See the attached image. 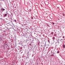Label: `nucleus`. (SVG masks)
<instances>
[{"mask_svg":"<svg viewBox=\"0 0 65 65\" xmlns=\"http://www.w3.org/2000/svg\"><path fill=\"white\" fill-rule=\"evenodd\" d=\"M38 45H39V43H38Z\"/></svg>","mask_w":65,"mask_h":65,"instance_id":"23","label":"nucleus"},{"mask_svg":"<svg viewBox=\"0 0 65 65\" xmlns=\"http://www.w3.org/2000/svg\"><path fill=\"white\" fill-rule=\"evenodd\" d=\"M15 29L16 30H18V26H15Z\"/></svg>","mask_w":65,"mask_h":65,"instance_id":"5","label":"nucleus"},{"mask_svg":"<svg viewBox=\"0 0 65 65\" xmlns=\"http://www.w3.org/2000/svg\"><path fill=\"white\" fill-rule=\"evenodd\" d=\"M55 54H56V53H57V52H56V51L55 52Z\"/></svg>","mask_w":65,"mask_h":65,"instance_id":"19","label":"nucleus"},{"mask_svg":"<svg viewBox=\"0 0 65 65\" xmlns=\"http://www.w3.org/2000/svg\"><path fill=\"white\" fill-rule=\"evenodd\" d=\"M46 43V42H45V44L44 43H43V42L42 43V45L43 46H44V45H45V44Z\"/></svg>","mask_w":65,"mask_h":65,"instance_id":"4","label":"nucleus"},{"mask_svg":"<svg viewBox=\"0 0 65 65\" xmlns=\"http://www.w3.org/2000/svg\"><path fill=\"white\" fill-rule=\"evenodd\" d=\"M52 52L51 53V54H53V52Z\"/></svg>","mask_w":65,"mask_h":65,"instance_id":"24","label":"nucleus"},{"mask_svg":"<svg viewBox=\"0 0 65 65\" xmlns=\"http://www.w3.org/2000/svg\"><path fill=\"white\" fill-rule=\"evenodd\" d=\"M52 24H53V25H54V24H54V23H52Z\"/></svg>","mask_w":65,"mask_h":65,"instance_id":"18","label":"nucleus"},{"mask_svg":"<svg viewBox=\"0 0 65 65\" xmlns=\"http://www.w3.org/2000/svg\"><path fill=\"white\" fill-rule=\"evenodd\" d=\"M61 41L63 40L62 39H61Z\"/></svg>","mask_w":65,"mask_h":65,"instance_id":"21","label":"nucleus"},{"mask_svg":"<svg viewBox=\"0 0 65 65\" xmlns=\"http://www.w3.org/2000/svg\"><path fill=\"white\" fill-rule=\"evenodd\" d=\"M28 53H29V52H28V53H27V54H28Z\"/></svg>","mask_w":65,"mask_h":65,"instance_id":"25","label":"nucleus"},{"mask_svg":"<svg viewBox=\"0 0 65 65\" xmlns=\"http://www.w3.org/2000/svg\"><path fill=\"white\" fill-rule=\"evenodd\" d=\"M14 21L15 22V23H17V21H16V20H14Z\"/></svg>","mask_w":65,"mask_h":65,"instance_id":"14","label":"nucleus"},{"mask_svg":"<svg viewBox=\"0 0 65 65\" xmlns=\"http://www.w3.org/2000/svg\"><path fill=\"white\" fill-rule=\"evenodd\" d=\"M57 54H59V53H60V51H58L57 52Z\"/></svg>","mask_w":65,"mask_h":65,"instance_id":"9","label":"nucleus"},{"mask_svg":"<svg viewBox=\"0 0 65 65\" xmlns=\"http://www.w3.org/2000/svg\"><path fill=\"white\" fill-rule=\"evenodd\" d=\"M5 10V9H4L3 8H1V11H2V12H3V11H4V10Z\"/></svg>","mask_w":65,"mask_h":65,"instance_id":"3","label":"nucleus"},{"mask_svg":"<svg viewBox=\"0 0 65 65\" xmlns=\"http://www.w3.org/2000/svg\"><path fill=\"white\" fill-rule=\"evenodd\" d=\"M54 54H52L51 55V56H54Z\"/></svg>","mask_w":65,"mask_h":65,"instance_id":"11","label":"nucleus"},{"mask_svg":"<svg viewBox=\"0 0 65 65\" xmlns=\"http://www.w3.org/2000/svg\"><path fill=\"white\" fill-rule=\"evenodd\" d=\"M31 19H33V17H31Z\"/></svg>","mask_w":65,"mask_h":65,"instance_id":"20","label":"nucleus"},{"mask_svg":"<svg viewBox=\"0 0 65 65\" xmlns=\"http://www.w3.org/2000/svg\"><path fill=\"white\" fill-rule=\"evenodd\" d=\"M7 12H6V13H7Z\"/></svg>","mask_w":65,"mask_h":65,"instance_id":"27","label":"nucleus"},{"mask_svg":"<svg viewBox=\"0 0 65 65\" xmlns=\"http://www.w3.org/2000/svg\"><path fill=\"white\" fill-rule=\"evenodd\" d=\"M63 47L64 48H65V46L64 44H63Z\"/></svg>","mask_w":65,"mask_h":65,"instance_id":"8","label":"nucleus"},{"mask_svg":"<svg viewBox=\"0 0 65 65\" xmlns=\"http://www.w3.org/2000/svg\"><path fill=\"white\" fill-rule=\"evenodd\" d=\"M64 38V36H63V38Z\"/></svg>","mask_w":65,"mask_h":65,"instance_id":"22","label":"nucleus"},{"mask_svg":"<svg viewBox=\"0 0 65 65\" xmlns=\"http://www.w3.org/2000/svg\"><path fill=\"white\" fill-rule=\"evenodd\" d=\"M51 34H54V32H51Z\"/></svg>","mask_w":65,"mask_h":65,"instance_id":"12","label":"nucleus"},{"mask_svg":"<svg viewBox=\"0 0 65 65\" xmlns=\"http://www.w3.org/2000/svg\"><path fill=\"white\" fill-rule=\"evenodd\" d=\"M10 41H11V42H12V41H13V39H11L10 40Z\"/></svg>","mask_w":65,"mask_h":65,"instance_id":"6","label":"nucleus"},{"mask_svg":"<svg viewBox=\"0 0 65 65\" xmlns=\"http://www.w3.org/2000/svg\"><path fill=\"white\" fill-rule=\"evenodd\" d=\"M29 11H31V10H29Z\"/></svg>","mask_w":65,"mask_h":65,"instance_id":"17","label":"nucleus"},{"mask_svg":"<svg viewBox=\"0 0 65 65\" xmlns=\"http://www.w3.org/2000/svg\"><path fill=\"white\" fill-rule=\"evenodd\" d=\"M31 39L28 38L27 39L26 42H28V43H29L30 41H31Z\"/></svg>","mask_w":65,"mask_h":65,"instance_id":"1","label":"nucleus"},{"mask_svg":"<svg viewBox=\"0 0 65 65\" xmlns=\"http://www.w3.org/2000/svg\"><path fill=\"white\" fill-rule=\"evenodd\" d=\"M53 54H55V53L53 52Z\"/></svg>","mask_w":65,"mask_h":65,"instance_id":"16","label":"nucleus"},{"mask_svg":"<svg viewBox=\"0 0 65 65\" xmlns=\"http://www.w3.org/2000/svg\"><path fill=\"white\" fill-rule=\"evenodd\" d=\"M47 41H48V42H49V43H50V40H48Z\"/></svg>","mask_w":65,"mask_h":65,"instance_id":"10","label":"nucleus"},{"mask_svg":"<svg viewBox=\"0 0 65 65\" xmlns=\"http://www.w3.org/2000/svg\"><path fill=\"white\" fill-rule=\"evenodd\" d=\"M7 14H5L4 15L5 17H6V16H7Z\"/></svg>","mask_w":65,"mask_h":65,"instance_id":"7","label":"nucleus"},{"mask_svg":"<svg viewBox=\"0 0 65 65\" xmlns=\"http://www.w3.org/2000/svg\"><path fill=\"white\" fill-rule=\"evenodd\" d=\"M63 17H64V16H65V14H63Z\"/></svg>","mask_w":65,"mask_h":65,"instance_id":"15","label":"nucleus"},{"mask_svg":"<svg viewBox=\"0 0 65 65\" xmlns=\"http://www.w3.org/2000/svg\"><path fill=\"white\" fill-rule=\"evenodd\" d=\"M53 39H55V38L54 37L53 38Z\"/></svg>","mask_w":65,"mask_h":65,"instance_id":"13","label":"nucleus"},{"mask_svg":"<svg viewBox=\"0 0 65 65\" xmlns=\"http://www.w3.org/2000/svg\"><path fill=\"white\" fill-rule=\"evenodd\" d=\"M59 41H57L56 43V45H58L59 44Z\"/></svg>","mask_w":65,"mask_h":65,"instance_id":"2","label":"nucleus"},{"mask_svg":"<svg viewBox=\"0 0 65 65\" xmlns=\"http://www.w3.org/2000/svg\"><path fill=\"white\" fill-rule=\"evenodd\" d=\"M33 65H34V64H33Z\"/></svg>","mask_w":65,"mask_h":65,"instance_id":"28","label":"nucleus"},{"mask_svg":"<svg viewBox=\"0 0 65 65\" xmlns=\"http://www.w3.org/2000/svg\"><path fill=\"white\" fill-rule=\"evenodd\" d=\"M2 0H0V1H2Z\"/></svg>","mask_w":65,"mask_h":65,"instance_id":"26","label":"nucleus"}]
</instances>
